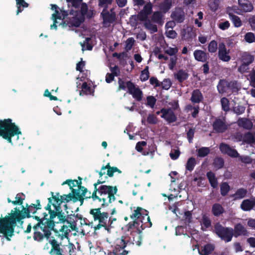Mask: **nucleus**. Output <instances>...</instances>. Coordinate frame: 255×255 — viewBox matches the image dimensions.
Here are the masks:
<instances>
[{
  "label": "nucleus",
  "instance_id": "f257e3e1",
  "mask_svg": "<svg viewBox=\"0 0 255 255\" xmlns=\"http://www.w3.org/2000/svg\"><path fill=\"white\" fill-rule=\"evenodd\" d=\"M68 5L72 6L69 13L65 10H60V11L57 10L56 5H51L52 9H55V12L52 15V19L53 20V24L51 25V29H57V24L59 25H62L65 27L68 26L78 27L84 21V15L91 17L93 14V11L89 10L88 12V7L85 3L81 4L82 0H66Z\"/></svg>",
  "mask_w": 255,
  "mask_h": 255
},
{
  "label": "nucleus",
  "instance_id": "f03ea898",
  "mask_svg": "<svg viewBox=\"0 0 255 255\" xmlns=\"http://www.w3.org/2000/svg\"><path fill=\"white\" fill-rule=\"evenodd\" d=\"M51 197L48 198V203L45 209L50 213L51 216H55L59 219L58 222L64 223L69 216L68 203L69 198L67 197L70 193L60 195L59 192L55 194L53 192L50 193Z\"/></svg>",
  "mask_w": 255,
  "mask_h": 255
},
{
  "label": "nucleus",
  "instance_id": "7ed1b4c3",
  "mask_svg": "<svg viewBox=\"0 0 255 255\" xmlns=\"http://www.w3.org/2000/svg\"><path fill=\"white\" fill-rule=\"evenodd\" d=\"M18 127L11 119L0 120V137L12 144V137L21 134Z\"/></svg>",
  "mask_w": 255,
  "mask_h": 255
},
{
  "label": "nucleus",
  "instance_id": "20e7f679",
  "mask_svg": "<svg viewBox=\"0 0 255 255\" xmlns=\"http://www.w3.org/2000/svg\"><path fill=\"white\" fill-rule=\"evenodd\" d=\"M117 186L100 185L99 190H97L98 197L97 200L99 202H102L101 206L104 208L116 200L115 195L117 194Z\"/></svg>",
  "mask_w": 255,
  "mask_h": 255
},
{
  "label": "nucleus",
  "instance_id": "39448f33",
  "mask_svg": "<svg viewBox=\"0 0 255 255\" xmlns=\"http://www.w3.org/2000/svg\"><path fill=\"white\" fill-rule=\"evenodd\" d=\"M16 226L13 210L8 215L3 218H0V233L2 234L7 241L14 236V229Z\"/></svg>",
  "mask_w": 255,
  "mask_h": 255
},
{
  "label": "nucleus",
  "instance_id": "423d86ee",
  "mask_svg": "<svg viewBox=\"0 0 255 255\" xmlns=\"http://www.w3.org/2000/svg\"><path fill=\"white\" fill-rule=\"evenodd\" d=\"M51 248L49 251L50 255H72L75 252L76 247L72 243L68 245H62L61 243H58L55 239L49 241Z\"/></svg>",
  "mask_w": 255,
  "mask_h": 255
},
{
  "label": "nucleus",
  "instance_id": "0eeeda50",
  "mask_svg": "<svg viewBox=\"0 0 255 255\" xmlns=\"http://www.w3.org/2000/svg\"><path fill=\"white\" fill-rule=\"evenodd\" d=\"M102 206L100 208L91 209L89 213L91 215L95 221H98L99 223L94 227L95 231L99 230L103 227L108 233H110V226H108L109 213L106 212H101Z\"/></svg>",
  "mask_w": 255,
  "mask_h": 255
},
{
  "label": "nucleus",
  "instance_id": "6e6552de",
  "mask_svg": "<svg viewBox=\"0 0 255 255\" xmlns=\"http://www.w3.org/2000/svg\"><path fill=\"white\" fill-rule=\"evenodd\" d=\"M69 215L67 218H66V221L63 223H67L68 225H63L59 231L54 229L53 230L55 233V236L57 239H59L60 240H63L65 238L68 239L70 232L72 231H77L76 221L72 217L74 216V214H70Z\"/></svg>",
  "mask_w": 255,
  "mask_h": 255
},
{
  "label": "nucleus",
  "instance_id": "1a4fd4ad",
  "mask_svg": "<svg viewBox=\"0 0 255 255\" xmlns=\"http://www.w3.org/2000/svg\"><path fill=\"white\" fill-rule=\"evenodd\" d=\"M217 90L220 94L229 93L237 94L239 90L236 81H228L226 79L219 80L217 85Z\"/></svg>",
  "mask_w": 255,
  "mask_h": 255
},
{
  "label": "nucleus",
  "instance_id": "9d476101",
  "mask_svg": "<svg viewBox=\"0 0 255 255\" xmlns=\"http://www.w3.org/2000/svg\"><path fill=\"white\" fill-rule=\"evenodd\" d=\"M214 232L222 240L224 241L226 243L231 242L234 236L233 229L232 228L224 227L219 223L215 224Z\"/></svg>",
  "mask_w": 255,
  "mask_h": 255
},
{
  "label": "nucleus",
  "instance_id": "9b49d317",
  "mask_svg": "<svg viewBox=\"0 0 255 255\" xmlns=\"http://www.w3.org/2000/svg\"><path fill=\"white\" fill-rule=\"evenodd\" d=\"M31 206H34V204H31L30 205L26 204L25 207L22 206V209L21 210H20L16 207L14 209V210H13V212L16 223V221H19L20 220L25 219V218H29L31 217L30 213L35 214L36 213L37 210L36 208Z\"/></svg>",
  "mask_w": 255,
  "mask_h": 255
},
{
  "label": "nucleus",
  "instance_id": "f8f14e48",
  "mask_svg": "<svg viewBox=\"0 0 255 255\" xmlns=\"http://www.w3.org/2000/svg\"><path fill=\"white\" fill-rule=\"evenodd\" d=\"M48 213L49 214V218L48 220H46L45 222H38L32 227L35 231H38L37 230L39 228L41 230H43V227H44V229H53L55 224L60 223V222H58L59 219H57V217L55 216H51L50 213Z\"/></svg>",
  "mask_w": 255,
  "mask_h": 255
},
{
  "label": "nucleus",
  "instance_id": "ddd939ff",
  "mask_svg": "<svg viewBox=\"0 0 255 255\" xmlns=\"http://www.w3.org/2000/svg\"><path fill=\"white\" fill-rule=\"evenodd\" d=\"M212 125L213 130L217 133L225 132L229 128L225 118L216 119Z\"/></svg>",
  "mask_w": 255,
  "mask_h": 255
},
{
  "label": "nucleus",
  "instance_id": "4468645a",
  "mask_svg": "<svg viewBox=\"0 0 255 255\" xmlns=\"http://www.w3.org/2000/svg\"><path fill=\"white\" fill-rule=\"evenodd\" d=\"M127 89L129 94L132 95L133 98L138 102L140 101L142 98V92L139 87H136L135 85L131 81L127 82Z\"/></svg>",
  "mask_w": 255,
  "mask_h": 255
},
{
  "label": "nucleus",
  "instance_id": "2eb2a0df",
  "mask_svg": "<svg viewBox=\"0 0 255 255\" xmlns=\"http://www.w3.org/2000/svg\"><path fill=\"white\" fill-rule=\"evenodd\" d=\"M101 15L103 19V25L104 27H109L111 23L115 21L116 13L113 9L109 11L106 8H104L101 13Z\"/></svg>",
  "mask_w": 255,
  "mask_h": 255
},
{
  "label": "nucleus",
  "instance_id": "dca6fc26",
  "mask_svg": "<svg viewBox=\"0 0 255 255\" xmlns=\"http://www.w3.org/2000/svg\"><path fill=\"white\" fill-rule=\"evenodd\" d=\"M177 51L178 50L176 47H168L165 50V53L167 54L168 56H164L163 54H159L158 55V58L159 59H164L166 61L169 59L170 60L169 64H175L177 59L175 55Z\"/></svg>",
  "mask_w": 255,
  "mask_h": 255
},
{
  "label": "nucleus",
  "instance_id": "f3484780",
  "mask_svg": "<svg viewBox=\"0 0 255 255\" xmlns=\"http://www.w3.org/2000/svg\"><path fill=\"white\" fill-rule=\"evenodd\" d=\"M52 230H54V229H44V227H43V230H41L43 232V234L39 231H35L33 233V238L34 241L38 242H42L44 238H46V239L48 240L51 235V231Z\"/></svg>",
  "mask_w": 255,
  "mask_h": 255
},
{
  "label": "nucleus",
  "instance_id": "a211bd4d",
  "mask_svg": "<svg viewBox=\"0 0 255 255\" xmlns=\"http://www.w3.org/2000/svg\"><path fill=\"white\" fill-rule=\"evenodd\" d=\"M88 192L82 191L81 193H80L79 190H73V193H70V195H68L67 197L69 198V202L72 201L73 203H76L77 201L80 202V205L83 204L86 193Z\"/></svg>",
  "mask_w": 255,
  "mask_h": 255
},
{
  "label": "nucleus",
  "instance_id": "6ab92c4d",
  "mask_svg": "<svg viewBox=\"0 0 255 255\" xmlns=\"http://www.w3.org/2000/svg\"><path fill=\"white\" fill-rule=\"evenodd\" d=\"M145 228V226H143L141 224L140 228L136 229V230L131 231L130 232V238H132V241L137 246H140L142 241V231Z\"/></svg>",
  "mask_w": 255,
  "mask_h": 255
},
{
  "label": "nucleus",
  "instance_id": "aec40b11",
  "mask_svg": "<svg viewBox=\"0 0 255 255\" xmlns=\"http://www.w3.org/2000/svg\"><path fill=\"white\" fill-rule=\"evenodd\" d=\"M230 51L228 50L224 43H220L219 45L218 56L220 59L223 62H228L231 59L229 55Z\"/></svg>",
  "mask_w": 255,
  "mask_h": 255
},
{
  "label": "nucleus",
  "instance_id": "412c9836",
  "mask_svg": "<svg viewBox=\"0 0 255 255\" xmlns=\"http://www.w3.org/2000/svg\"><path fill=\"white\" fill-rule=\"evenodd\" d=\"M220 149L222 153L226 154L232 157L236 158L239 156V154L237 150L232 148L227 144L224 143H221Z\"/></svg>",
  "mask_w": 255,
  "mask_h": 255
},
{
  "label": "nucleus",
  "instance_id": "4be33fe9",
  "mask_svg": "<svg viewBox=\"0 0 255 255\" xmlns=\"http://www.w3.org/2000/svg\"><path fill=\"white\" fill-rule=\"evenodd\" d=\"M241 209L245 212L250 211L255 209V198L253 197L251 199L244 200L241 205Z\"/></svg>",
  "mask_w": 255,
  "mask_h": 255
},
{
  "label": "nucleus",
  "instance_id": "5701e85b",
  "mask_svg": "<svg viewBox=\"0 0 255 255\" xmlns=\"http://www.w3.org/2000/svg\"><path fill=\"white\" fill-rule=\"evenodd\" d=\"M77 88L79 89H81L82 90L80 92V95H82L83 94V95H90L94 96V88L95 87H93V88L91 87V85L90 83L88 84L87 82H84L82 83V85H81L80 83L78 84V82H77Z\"/></svg>",
  "mask_w": 255,
  "mask_h": 255
},
{
  "label": "nucleus",
  "instance_id": "b1692460",
  "mask_svg": "<svg viewBox=\"0 0 255 255\" xmlns=\"http://www.w3.org/2000/svg\"><path fill=\"white\" fill-rule=\"evenodd\" d=\"M148 212L141 207H138L135 210H134L133 213L130 215V218L134 220L138 221L141 224L143 222L142 220H141V216L145 215L147 216Z\"/></svg>",
  "mask_w": 255,
  "mask_h": 255
},
{
  "label": "nucleus",
  "instance_id": "393cba45",
  "mask_svg": "<svg viewBox=\"0 0 255 255\" xmlns=\"http://www.w3.org/2000/svg\"><path fill=\"white\" fill-rule=\"evenodd\" d=\"M233 232L234 236L236 238L241 236H248L249 234L247 229L241 223H237L234 226Z\"/></svg>",
  "mask_w": 255,
  "mask_h": 255
},
{
  "label": "nucleus",
  "instance_id": "a878e982",
  "mask_svg": "<svg viewBox=\"0 0 255 255\" xmlns=\"http://www.w3.org/2000/svg\"><path fill=\"white\" fill-rule=\"evenodd\" d=\"M85 66V65H76V70L81 73V75H79L77 79H80L81 81L89 79L91 74L90 71L86 69Z\"/></svg>",
  "mask_w": 255,
  "mask_h": 255
},
{
  "label": "nucleus",
  "instance_id": "bb28decb",
  "mask_svg": "<svg viewBox=\"0 0 255 255\" xmlns=\"http://www.w3.org/2000/svg\"><path fill=\"white\" fill-rule=\"evenodd\" d=\"M215 249V246L211 243H208L203 246H201L198 249V253L200 255H209Z\"/></svg>",
  "mask_w": 255,
  "mask_h": 255
},
{
  "label": "nucleus",
  "instance_id": "cd10ccee",
  "mask_svg": "<svg viewBox=\"0 0 255 255\" xmlns=\"http://www.w3.org/2000/svg\"><path fill=\"white\" fill-rule=\"evenodd\" d=\"M152 11V4L149 2L146 3L142 10L138 14V17L140 20H145L148 17V15L150 14Z\"/></svg>",
  "mask_w": 255,
  "mask_h": 255
},
{
  "label": "nucleus",
  "instance_id": "c85d7f7f",
  "mask_svg": "<svg viewBox=\"0 0 255 255\" xmlns=\"http://www.w3.org/2000/svg\"><path fill=\"white\" fill-rule=\"evenodd\" d=\"M181 35L184 39H192L193 37L195 36V33L193 27L192 26H186L182 29Z\"/></svg>",
  "mask_w": 255,
  "mask_h": 255
},
{
  "label": "nucleus",
  "instance_id": "c756f323",
  "mask_svg": "<svg viewBox=\"0 0 255 255\" xmlns=\"http://www.w3.org/2000/svg\"><path fill=\"white\" fill-rule=\"evenodd\" d=\"M203 100V96L199 89L194 90L191 94L190 100L193 104H199Z\"/></svg>",
  "mask_w": 255,
  "mask_h": 255
},
{
  "label": "nucleus",
  "instance_id": "7c9ffc66",
  "mask_svg": "<svg viewBox=\"0 0 255 255\" xmlns=\"http://www.w3.org/2000/svg\"><path fill=\"white\" fill-rule=\"evenodd\" d=\"M239 4L245 12H250L254 9L253 4L248 0H238Z\"/></svg>",
  "mask_w": 255,
  "mask_h": 255
},
{
  "label": "nucleus",
  "instance_id": "2f4dec72",
  "mask_svg": "<svg viewBox=\"0 0 255 255\" xmlns=\"http://www.w3.org/2000/svg\"><path fill=\"white\" fill-rule=\"evenodd\" d=\"M166 111L167 113L165 114L164 118L162 119H164L169 124L175 122L177 118L172 109L170 108H166Z\"/></svg>",
  "mask_w": 255,
  "mask_h": 255
},
{
  "label": "nucleus",
  "instance_id": "473e14b6",
  "mask_svg": "<svg viewBox=\"0 0 255 255\" xmlns=\"http://www.w3.org/2000/svg\"><path fill=\"white\" fill-rule=\"evenodd\" d=\"M237 123L239 127L247 129H252L253 126L252 122L247 118H239Z\"/></svg>",
  "mask_w": 255,
  "mask_h": 255
},
{
  "label": "nucleus",
  "instance_id": "72a5a7b5",
  "mask_svg": "<svg viewBox=\"0 0 255 255\" xmlns=\"http://www.w3.org/2000/svg\"><path fill=\"white\" fill-rule=\"evenodd\" d=\"M172 17L177 22L181 23L184 20V12L180 8L177 9L172 14Z\"/></svg>",
  "mask_w": 255,
  "mask_h": 255
},
{
  "label": "nucleus",
  "instance_id": "f704fd0d",
  "mask_svg": "<svg viewBox=\"0 0 255 255\" xmlns=\"http://www.w3.org/2000/svg\"><path fill=\"white\" fill-rule=\"evenodd\" d=\"M212 213L215 217H219L225 213V211L223 207L219 203H215L212 205Z\"/></svg>",
  "mask_w": 255,
  "mask_h": 255
},
{
  "label": "nucleus",
  "instance_id": "c9c22d12",
  "mask_svg": "<svg viewBox=\"0 0 255 255\" xmlns=\"http://www.w3.org/2000/svg\"><path fill=\"white\" fill-rule=\"evenodd\" d=\"M189 77L188 73L185 70L182 69L178 70L176 73H174L175 79H176L178 82L182 83L186 80Z\"/></svg>",
  "mask_w": 255,
  "mask_h": 255
},
{
  "label": "nucleus",
  "instance_id": "e433bc0d",
  "mask_svg": "<svg viewBox=\"0 0 255 255\" xmlns=\"http://www.w3.org/2000/svg\"><path fill=\"white\" fill-rule=\"evenodd\" d=\"M207 53L201 50H196L194 52L195 59L200 62H205L207 59Z\"/></svg>",
  "mask_w": 255,
  "mask_h": 255
},
{
  "label": "nucleus",
  "instance_id": "4c0bfd02",
  "mask_svg": "<svg viewBox=\"0 0 255 255\" xmlns=\"http://www.w3.org/2000/svg\"><path fill=\"white\" fill-rule=\"evenodd\" d=\"M206 176L211 186L213 188H217L218 186V181L215 173H214L212 171H210L207 172Z\"/></svg>",
  "mask_w": 255,
  "mask_h": 255
},
{
  "label": "nucleus",
  "instance_id": "58836bf2",
  "mask_svg": "<svg viewBox=\"0 0 255 255\" xmlns=\"http://www.w3.org/2000/svg\"><path fill=\"white\" fill-rule=\"evenodd\" d=\"M243 142L247 144H255V136L250 131L246 132L244 135Z\"/></svg>",
  "mask_w": 255,
  "mask_h": 255
},
{
  "label": "nucleus",
  "instance_id": "ea45409f",
  "mask_svg": "<svg viewBox=\"0 0 255 255\" xmlns=\"http://www.w3.org/2000/svg\"><path fill=\"white\" fill-rule=\"evenodd\" d=\"M228 12L229 13V18L233 22L234 26L236 27H241L242 25V21L240 18L239 16L229 12L228 11Z\"/></svg>",
  "mask_w": 255,
  "mask_h": 255
},
{
  "label": "nucleus",
  "instance_id": "a19ab883",
  "mask_svg": "<svg viewBox=\"0 0 255 255\" xmlns=\"http://www.w3.org/2000/svg\"><path fill=\"white\" fill-rule=\"evenodd\" d=\"M247 190L243 188H240L237 190L235 193L233 195L235 199H241L245 198L247 194Z\"/></svg>",
  "mask_w": 255,
  "mask_h": 255
},
{
  "label": "nucleus",
  "instance_id": "79ce46f5",
  "mask_svg": "<svg viewBox=\"0 0 255 255\" xmlns=\"http://www.w3.org/2000/svg\"><path fill=\"white\" fill-rule=\"evenodd\" d=\"M224 163L225 162L223 158L217 157L214 158L213 165L217 169H220L224 167Z\"/></svg>",
  "mask_w": 255,
  "mask_h": 255
},
{
  "label": "nucleus",
  "instance_id": "37998d69",
  "mask_svg": "<svg viewBox=\"0 0 255 255\" xmlns=\"http://www.w3.org/2000/svg\"><path fill=\"white\" fill-rule=\"evenodd\" d=\"M140 223L138 221L134 220L133 222H130L126 226L128 231L131 230H136V229L140 228Z\"/></svg>",
  "mask_w": 255,
  "mask_h": 255
},
{
  "label": "nucleus",
  "instance_id": "c03bdc74",
  "mask_svg": "<svg viewBox=\"0 0 255 255\" xmlns=\"http://www.w3.org/2000/svg\"><path fill=\"white\" fill-rule=\"evenodd\" d=\"M196 165V159L195 158L191 157L189 158L186 163V169L190 172L193 170Z\"/></svg>",
  "mask_w": 255,
  "mask_h": 255
},
{
  "label": "nucleus",
  "instance_id": "a18cd8bd",
  "mask_svg": "<svg viewBox=\"0 0 255 255\" xmlns=\"http://www.w3.org/2000/svg\"><path fill=\"white\" fill-rule=\"evenodd\" d=\"M221 104L222 106V109L224 112H228L230 111V102L227 98H222L221 99Z\"/></svg>",
  "mask_w": 255,
  "mask_h": 255
},
{
  "label": "nucleus",
  "instance_id": "49530a36",
  "mask_svg": "<svg viewBox=\"0 0 255 255\" xmlns=\"http://www.w3.org/2000/svg\"><path fill=\"white\" fill-rule=\"evenodd\" d=\"M126 237L124 236L122 237L121 238H118L116 240V246L121 249H124L127 246L128 241H126Z\"/></svg>",
  "mask_w": 255,
  "mask_h": 255
},
{
  "label": "nucleus",
  "instance_id": "de8ad7c7",
  "mask_svg": "<svg viewBox=\"0 0 255 255\" xmlns=\"http://www.w3.org/2000/svg\"><path fill=\"white\" fill-rule=\"evenodd\" d=\"M15 0L16 2V6L17 8L16 14L18 15L20 12H21L22 11V9H21V7H22L23 8L27 7L28 6V4L24 0Z\"/></svg>",
  "mask_w": 255,
  "mask_h": 255
},
{
  "label": "nucleus",
  "instance_id": "09e8293b",
  "mask_svg": "<svg viewBox=\"0 0 255 255\" xmlns=\"http://www.w3.org/2000/svg\"><path fill=\"white\" fill-rule=\"evenodd\" d=\"M25 198V195L22 193H18L16 197V200L13 201L12 202V204L15 205H21L23 204V200Z\"/></svg>",
  "mask_w": 255,
  "mask_h": 255
},
{
  "label": "nucleus",
  "instance_id": "8fccbe9b",
  "mask_svg": "<svg viewBox=\"0 0 255 255\" xmlns=\"http://www.w3.org/2000/svg\"><path fill=\"white\" fill-rule=\"evenodd\" d=\"M218 43L216 40H213L210 42L208 46V51L210 53H215L218 50Z\"/></svg>",
  "mask_w": 255,
  "mask_h": 255
},
{
  "label": "nucleus",
  "instance_id": "3c124183",
  "mask_svg": "<svg viewBox=\"0 0 255 255\" xmlns=\"http://www.w3.org/2000/svg\"><path fill=\"white\" fill-rule=\"evenodd\" d=\"M230 190V187L229 184L226 182H224L221 184L220 186L221 194L223 196H226L229 191Z\"/></svg>",
  "mask_w": 255,
  "mask_h": 255
},
{
  "label": "nucleus",
  "instance_id": "603ef678",
  "mask_svg": "<svg viewBox=\"0 0 255 255\" xmlns=\"http://www.w3.org/2000/svg\"><path fill=\"white\" fill-rule=\"evenodd\" d=\"M210 151L209 147H202L197 150V155L199 157H204L209 154Z\"/></svg>",
  "mask_w": 255,
  "mask_h": 255
},
{
  "label": "nucleus",
  "instance_id": "864d4df0",
  "mask_svg": "<svg viewBox=\"0 0 255 255\" xmlns=\"http://www.w3.org/2000/svg\"><path fill=\"white\" fill-rule=\"evenodd\" d=\"M171 6V1L170 0H165L160 5V9L165 12L167 11Z\"/></svg>",
  "mask_w": 255,
  "mask_h": 255
},
{
  "label": "nucleus",
  "instance_id": "5fc2aeb1",
  "mask_svg": "<svg viewBox=\"0 0 255 255\" xmlns=\"http://www.w3.org/2000/svg\"><path fill=\"white\" fill-rule=\"evenodd\" d=\"M149 77V72L148 71V67L146 66L143 70L141 72L140 79L141 81L144 82L147 80Z\"/></svg>",
  "mask_w": 255,
  "mask_h": 255
},
{
  "label": "nucleus",
  "instance_id": "6e6d98bb",
  "mask_svg": "<svg viewBox=\"0 0 255 255\" xmlns=\"http://www.w3.org/2000/svg\"><path fill=\"white\" fill-rule=\"evenodd\" d=\"M244 39L246 42L249 43H253L255 41V35L253 32H247L245 35Z\"/></svg>",
  "mask_w": 255,
  "mask_h": 255
},
{
  "label": "nucleus",
  "instance_id": "4d7b16f0",
  "mask_svg": "<svg viewBox=\"0 0 255 255\" xmlns=\"http://www.w3.org/2000/svg\"><path fill=\"white\" fill-rule=\"evenodd\" d=\"M144 26L147 29L151 30L152 32H155L157 31L156 25L153 24L149 20L145 21L144 23Z\"/></svg>",
  "mask_w": 255,
  "mask_h": 255
},
{
  "label": "nucleus",
  "instance_id": "13d9d810",
  "mask_svg": "<svg viewBox=\"0 0 255 255\" xmlns=\"http://www.w3.org/2000/svg\"><path fill=\"white\" fill-rule=\"evenodd\" d=\"M146 105L151 108H153L156 104V99L152 96H148L146 97Z\"/></svg>",
  "mask_w": 255,
  "mask_h": 255
},
{
  "label": "nucleus",
  "instance_id": "bf43d9fd",
  "mask_svg": "<svg viewBox=\"0 0 255 255\" xmlns=\"http://www.w3.org/2000/svg\"><path fill=\"white\" fill-rule=\"evenodd\" d=\"M246 110V107L242 105H238L233 108V111L238 115L243 114Z\"/></svg>",
  "mask_w": 255,
  "mask_h": 255
},
{
  "label": "nucleus",
  "instance_id": "052dcab7",
  "mask_svg": "<svg viewBox=\"0 0 255 255\" xmlns=\"http://www.w3.org/2000/svg\"><path fill=\"white\" fill-rule=\"evenodd\" d=\"M134 39L132 37H129L126 41L125 49L127 51L130 50L134 43Z\"/></svg>",
  "mask_w": 255,
  "mask_h": 255
},
{
  "label": "nucleus",
  "instance_id": "680f3d73",
  "mask_svg": "<svg viewBox=\"0 0 255 255\" xmlns=\"http://www.w3.org/2000/svg\"><path fill=\"white\" fill-rule=\"evenodd\" d=\"M110 69L111 72V74L114 75L115 76H118L120 74V69L117 65H114V67L112 66V65H109Z\"/></svg>",
  "mask_w": 255,
  "mask_h": 255
},
{
  "label": "nucleus",
  "instance_id": "e2e57ef3",
  "mask_svg": "<svg viewBox=\"0 0 255 255\" xmlns=\"http://www.w3.org/2000/svg\"><path fill=\"white\" fill-rule=\"evenodd\" d=\"M161 86L163 89L167 90L171 86V82L169 79H165L163 82H160Z\"/></svg>",
  "mask_w": 255,
  "mask_h": 255
},
{
  "label": "nucleus",
  "instance_id": "0e129e2a",
  "mask_svg": "<svg viewBox=\"0 0 255 255\" xmlns=\"http://www.w3.org/2000/svg\"><path fill=\"white\" fill-rule=\"evenodd\" d=\"M90 40V38H87L86 39V41L83 43H81V46L82 48V50H91L92 49L93 46L91 44H89L88 42Z\"/></svg>",
  "mask_w": 255,
  "mask_h": 255
},
{
  "label": "nucleus",
  "instance_id": "69168bd1",
  "mask_svg": "<svg viewBox=\"0 0 255 255\" xmlns=\"http://www.w3.org/2000/svg\"><path fill=\"white\" fill-rule=\"evenodd\" d=\"M195 128H190L187 132V138L189 143H192L195 133Z\"/></svg>",
  "mask_w": 255,
  "mask_h": 255
},
{
  "label": "nucleus",
  "instance_id": "338daca9",
  "mask_svg": "<svg viewBox=\"0 0 255 255\" xmlns=\"http://www.w3.org/2000/svg\"><path fill=\"white\" fill-rule=\"evenodd\" d=\"M147 122L149 124L155 125L157 123V118L155 115L149 114L147 118Z\"/></svg>",
  "mask_w": 255,
  "mask_h": 255
},
{
  "label": "nucleus",
  "instance_id": "774afa93",
  "mask_svg": "<svg viewBox=\"0 0 255 255\" xmlns=\"http://www.w3.org/2000/svg\"><path fill=\"white\" fill-rule=\"evenodd\" d=\"M180 154V151L179 149H174L173 151H171L169 155L172 160H176L178 158Z\"/></svg>",
  "mask_w": 255,
  "mask_h": 255
}]
</instances>
